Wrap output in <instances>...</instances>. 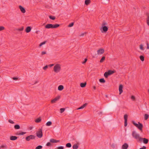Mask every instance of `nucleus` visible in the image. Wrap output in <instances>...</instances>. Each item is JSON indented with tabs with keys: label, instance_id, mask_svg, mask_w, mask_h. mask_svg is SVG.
Segmentation results:
<instances>
[{
	"label": "nucleus",
	"instance_id": "obj_1",
	"mask_svg": "<svg viewBox=\"0 0 149 149\" xmlns=\"http://www.w3.org/2000/svg\"><path fill=\"white\" fill-rule=\"evenodd\" d=\"M132 135L133 137L136 140L138 141H141V139H142V137H140L139 134L137 133L135 131L132 132Z\"/></svg>",
	"mask_w": 149,
	"mask_h": 149
},
{
	"label": "nucleus",
	"instance_id": "obj_2",
	"mask_svg": "<svg viewBox=\"0 0 149 149\" xmlns=\"http://www.w3.org/2000/svg\"><path fill=\"white\" fill-rule=\"evenodd\" d=\"M61 65L59 64L55 65L53 68L54 72L56 73L59 72L61 70Z\"/></svg>",
	"mask_w": 149,
	"mask_h": 149
},
{
	"label": "nucleus",
	"instance_id": "obj_3",
	"mask_svg": "<svg viewBox=\"0 0 149 149\" xmlns=\"http://www.w3.org/2000/svg\"><path fill=\"white\" fill-rule=\"evenodd\" d=\"M60 25L58 24H47L45 26V28L46 29L56 28L59 27Z\"/></svg>",
	"mask_w": 149,
	"mask_h": 149
},
{
	"label": "nucleus",
	"instance_id": "obj_4",
	"mask_svg": "<svg viewBox=\"0 0 149 149\" xmlns=\"http://www.w3.org/2000/svg\"><path fill=\"white\" fill-rule=\"evenodd\" d=\"M132 123L136 127L138 128L140 130L142 131L143 127V125L142 124L139 122H138V124L135 123L134 121H132Z\"/></svg>",
	"mask_w": 149,
	"mask_h": 149
},
{
	"label": "nucleus",
	"instance_id": "obj_5",
	"mask_svg": "<svg viewBox=\"0 0 149 149\" xmlns=\"http://www.w3.org/2000/svg\"><path fill=\"white\" fill-rule=\"evenodd\" d=\"M36 136L39 138H41L42 136V129H39L36 133Z\"/></svg>",
	"mask_w": 149,
	"mask_h": 149
},
{
	"label": "nucleus",
	"instance_id": "obj_6",
	"mask_svg": "<svg viewBox=\"0 0 149 149\" xmlns=\"http://www.w3.org/2000/svg\"><path fill=\"white\" fill-rule=\"evenodd\" d=\"M36 136L33 135H30L26 137V140L28 141H29L31 139H35Z\"/></svg>",
	"mask_w": 149,
	"mask_h": 149
},
{
	"label": "nucleus",
	"instance_id": "obj_7",
	"mask_svg": "<svg viewBox=\"0 0 149 149\" xmlns=\"http://www.w3.org/2000/svg\"><path fill=\"white\" fill-rule=\"evenodd\" d=\"M104 52V49L100 48L97 50V54L98 55H101L103 54Z\"/></svg>",
	"mask_w": 149,
	"mask_h": 149
},
{
	"label": "nucleus",
	"instance_id": "obj_8",
	"mask_svg": "<svg viewBox=\"0 0 149 149\" xmlns=\"http://www.w3.org/2000/svg\"><path fill=\"white\" fill-rule=\"evenodd\" d=\"M124 118L125 120V124L124 126L126 127L127 125V118L128 116L127 114H125L124 115Z\"/></svg>",
	"mask_w": 149,
	"mask_h": 149
},
{
	"label": "nucleus",
	"instance_id": "obj_9",
	"mask_svg": "<svg viewBox=\"0 0 149 149\" xmlns=\"http://www.w3.org/2000/svg\"><path fill=\"white\" fill-rule=\"evenodd\" d=\"M108 30V28L106 26H102V28L101 29V30L102 31V32H106Z\"/></svg>",
	"mask_w": 149,
	"mask_h": 149
},
{
	"label": "nucleus",
	"instance_id": "obj_10",
	"mask_svg": "<svg viewBox=\"0 0 149 149\" xmlns=\"http://www.w3.org/2000/svg\"><path fill=\"white\" fill-rule=\"evenodd\" d=\"M142 139L141 141H139V142H141L143 141V143L145 144H147L148 143L149 140L148 139H146L145 138H142Z\"/></svg>",
	"mask_w": 149,
	"mask_h": 149
},
{
	"label": "nucleus",
	"instance_id": "obj_11",
	"mask_svg": "<svg viewBox=\"0 0 149 149\" xmlns=\"http://www.w3.org/2000/svg\"><path fill=\"white\" fill-rule=\"evenodd\" d=\"M60 98V96H57V97H56L54 99H53L51 100V103H55L56 101L58 100Z\"/></svg>",
	"mask_w": 149,
	"mask_h": 149
},
{
	"label": "nucleus",
	"instance_id": "obj_12",
	"mask_svg": "<svg viewBox=\"0 0 149 149\" xmlns=\"http://www.w3.org/2000/svg\"><path fill=\"white\" fill-rule=\"evenodd\" d=\"M19 8L22 13H25L26 10L25 9L21 6H19Z\"/></svg>",
	"mask_w": 149,
	"mask_h": 149
},
{
	"label": "nucleus",
	"instance_id": "obj_13",
	"mask_svg": "<svg viewBox=\"0 0 149 149\" xmlns=\"http://www.w3.org/2000/svg\"><path fill=\"white\" fill-rule=\"evenodd\" d=\"M123 86L122 85H120L119 86V94L120 95L123 92Z\"/></svg>",
	"mask_w": 149,
	"mask_h": 149
},
{
	"label": "nucleus",
	"instance_id": "obj_14",
	"mask_svg": "<svg viewBox=\"0 0 149 149\" xmlns=\"http://www.w3.org/2000/svg\"><path fill=\"white\" fill-rule=\"evenodd\" d=\"M128 147V145L127 143H125L122 145V149H127Z\"/></svg>",
	"mask_w": 149,
	"mask_h": 149
},
{
	"label": "nucleus",
	"instance_id": "obj_15",
	"mask_svg": "<svg viewBox=\"0 0 149 149\" xmlns=\"http://www.w3.org/2000/svg\"><path fill=\"white\" fill-rule=\"evenodd\" d=\"M26 132H22L21 131L18 132L16 133V135H23L26 133Z\"/></svg>",
	"mask_w": 149,
	"mask_h": 149
},
{
	"label": "nucleus",
	"instance_id": "obj_16",
	"mask_svg": "<svg viewBox=\"0 0 149 149\" xmlns=\"http://www.w3.org/2000/svg\"><path fill=\"white\" fill-rule=\"evenodd\" d=\"M50 141L52 143H56L59 142V140H56L54 139H51Z\"/></svg>",
	"mask_w": 149,
	"mask_h": 149
},
{
	"label": "nucleus",
	"instance_id": "obj_17",
	"mask_svg": "<svg viewBox=\"0 0 149 149\" xmlns=\"http://www.w3.org/2000/svg\"><path fill=\"white\" fill-rule=\"evenodd\" d=\"M17 137L15 136H11L10 137V139L11 140L14 141L17 139Z\"/></svg>",
	"mask_w": 149,
	"mask_h": 149
},
{
	"label": "nucleus",
	"instance_id": "obj_18",
	"mask_svg": "<svg viewBox=\"0 0 149 149\" xmlns=\"http://www.w3.org/2000/svg\"><path fill=\"white\" fill-rule=\"evenodd\" d=\"M31 27L28 26L26 28L25 30V31L26 33H28L29 32L31 31Z\"/></svg>",
	"mask_w": 149,
	"mask_h": 149
},
{
	"label": "nucleus",
	"instance_id": "obj_19",
	"mask_svg": "<svg viewBox=\"0 0 149 149\" xmlns=\"http://www.w3.org/2000/svg\"><path fill=\"white\" fill-rule=\"evenodd\" d=\"M87 104V103H85L83 105L81 106L80 107L77 109V110L80 109H82L84 108L85 107Z\"/></svg>",
	"mask_w": 149,
	"mask_h": 149
},
{
	"label": "nucleus",
	"instance_id": "obj_20",
	"mask_svg": "<svg viewBox=\"0 0 149 149\" xmlns=\"http://www.w3.org/2000/svg\"><path fill=\"white\" fill-rule=\"evenodd\" d=\"M64 88V87L63 85H60L58 87V90L59 91H62V90Z\"/></svg>",
	"mask_w": 149,
	"mask_h": 149
},
{
	"label": "nucleus",
	"instance_id": "obj_21",
	"mask_svg": "<svg viewBox=\"0 0 149 149\" xmlns=\"http://www.w3.org/2000/svg\"><path fill=\"white\" fill-rule=\"evenodd\" d=\"M90 0H86L85 1V3L86 5H88L91 3Z\"/></svg>",
	"mask_w": 149,
	"mask_h": 149
},
{
	"label": "nucleus",
	"instance_id": "obj_22",
	"mask_svg": "<svg viewBox=\"0 0 149 149\" xmlns=\"http://www.w3.org/2000/svg\"><path fill=\"white\" fill-rule=\"evenodd\" d=\"M41 120V119L40 117L39 118L35 120V122L36 123H39Z\"/></svg>",
	"mask_w": 149,
	"mask_h": 149
},
{
	"label": "nucleus",
	"instance_id": "obj_23",
	"mask_svg": "<svg viewBox=\"0 0 149 149\" xmlns=\"http://www.w3.org/2000/svg\"><path fill=\"white\" fill-rule=\"evenodd\" d=\"M86 84V82L84 83H81L80 84V86L82 88H83L85 87Z\"/></svg>",
	"mask_w": 149,
	"mask_h": 149
},
{
	"label": "nucleus",
	"instance_id": "obj_24",
	"mask_svg": "<svg viewBox=\"0 0 149 149\" xmlns=\"http://www.w3.org/2000/svg\"><path fill=\"white\" fill-rule=\"evenodd\" d=\"M108 72L109 75L112 74L115 72V71H114L111 70H109L108 71Z\"/></svg>",
	"mask_w": 149,
	"mask_h": 149
},
{
	"label": "nucleus",
	"instance_id": "obj_25",
	"mask_svg": "<svg viewBox=\"0 0 149 149\" xmlns=\"http://www.w3.org/2000/svg\"><path fill=\"white\" fill-rule=\"evenodd\" d=\"M52 124V122L50 121H49L47 123L46 125L47 126H50Z\"/></svg>",
	"mask_w": 149,
	"mask_h": 149
},
{
	"label": "nucleus",
	"instance_id": "obj_26",
	"mask_svg": "<svg viewBox=\"0 0 149 149\" xmlns=\"http://www.w3.org/2000/svg\"><path fill=\"white\" fill-rule=\"evenodd\" d=\"M72 147L73 149H77L78 148V146L77 144H75L73 145Z\"/></svg>",
	"mask_w": 149,
	"mask_h": 149
},
{
	"label": "nucleus",
	"instance_id": "obj_27",
	"mask_svg": "<svg viewBox=\"0 0 149 149\" xmlns=\"http://www.w3.org/2000/svg\"><path fill=\"white\" fill-rule=\"evenodd\" d=\"M105 56H103L101 60H100V62L101 63H102L105 60Z\"/></svg>",
	"mask_w": 149,
	"mask_h": 149
},
{
	"label": "nucleus",
	"instance_id": "obj_28",
	"mask_svg": "<svg viewBox=\"0 0 149 149\" xmlns=\"http://www.w3.org/2000/svg\"><path fill=\"white\" fill-rule=\"evenodd\" d=\"M14 128L15 129H20V127L18 125H16L14 126Z\"/></svg>",
	"mask_w": 149,
	"mask_h": 149
},
{
	"label": "nucleus",
	"instance_id": "obj_29",
	"mask_svg": "<svg viewBox=\"0 0 149 149\" xmlns=\"http://www.w3.org/2000/svg\"><path fill=\"white\" fill-rule=\"evenodd\" d=\"M99 81L100 82L104 83L105 82V81L104 78H101L99 79Z\"/></svg>",
	"mask_w": 149,
	"mask_h": 149
},
{
	"label": "nucleus",
	"instance_id": "obj_30",
	"mask_svg": "<svg viewBox=\"0 0 149 149\" xmlns=\"http://www.w3.org/2000/svg\"><path fill=\"white\" fill-rule=\"evenodd\" d=\"M109 75L108 72H105L104 74V76L106 78H107Z\"/></svg>",
	"mask_w": 149,
	"mask_h": 149
},
{
	"label": "nucleus",
	"instance_id": "obj_31",
	"mask_svg": "<svg viewBox=\"0 0 149 149\" xmlns=\"http://www.w3.org/2000/svg\"><path fill=\"white\" fill-rule=\"evenodd\" d=\"M146 23L149 26V15H148L146 19Z\"/></svg>",
	"mask_w": 149,
	"mask_h": 149
},
{
	"label": "nucleus",
	"instance_id": "obj_32",
	"mask_svg": "<svg viewBox=\"0 0 149 149\" xmlns=\"http://www.w3.org/2000/svg\"><path fill=\"white\" fill-rule=\"evenodd\" d=\"M149 117V115L147 114H146L144 115V119L147 120Z\"/></svg>",
	"mask_w": 149,
	"mask_h": 149
},
{
	"label": "nucleus",
	"instance_id": "obj_33",
	"mask_svg": "<svg viewBox=\"0 0 149 149\" xmlns=\"http://www.w3.org/2000/svg\"><path fill=\"white\" fill-rule=\"evenodd\" d=\"M140 60L142 61H144V57L142 55H141L140 56Z\"/></svg>",
	"mask_w": 149,
	"mask_h": 149
},
{
	"label": "nucleus",
	"instance_id": "obj_34",
	"mask_svg": "<svg viewBox=\"0 0 149 149\" xmlns=\"http://www.w3.org/2000/svg\"><path fill=\"white\" fill-rule=\"evenodd\" d=\"M66 147L68 148H70L71 147V144L70 143H68L66 144Z\"/></svg>",
	"mask_w": 149,
	"mask_h": 149
},
{
	"label": "nucleus",
	"instance_id": "obj_35",
	"mask_svg": "<svg viewBox=\"0 0 149 149\" xmlns=\"http://www.w3.org/2000/svg\"><path fill=\"white\" fill-rule=\"evenodd\" d=\"M24 29V27L22 26L20 28H19L17 29V30L19 31H22Z\"/></svg>",
	"mask_w": 149,
	"mask_h": 149
},
{
	"label": "nucleus",
	"instance_id": "obj_36",
	"mask_svg": "<svg viewBox=\"0 0 149 149\" xmlns=\"http://www.w3.org/2000/svg\"><path fill=\"white\" fill-rule=\"evenodd\" d=\"M46 42V41H44V42L41 43L39 45V46L40 47L42 45L45 44Z\"/></svg>",
	"mask_w": 149,
	"mask_h": 149
},
{
	"label": "nucleus",
	"instance_id": "obj_37",
	"mask_svg": "<svg viewBox=\"0 0 149 149\" xmlns=\"http://www.w3.org/2000/svg\"><path fill=\"white\" fill-rule=\"evenodd\" d=\"M107 24L106 23V22L105 21H103L102 24V26H105V25H107Z\"/></svg>",
	"mask_w": 149,
	"mask_h": 149
},
{
	"label": "nucleus",
	"instance_id": "obj_38",
	"mask_svg": "<svg viewBox=\"0 0 149 149\" xmlns=\"http://www.w3.org/2000/svg\"><path fill=\"white\" fill-rule=\"evenodd\" d=\"M49 18L50 19L52 20H54L55 19V17L54 16H49Z\"/></svg>",
	"mask_w": 149,
	"mask_h": 149
},
{
	"label": "nucleus",
	"instance_id": "obj_39",
	"mask_svg": "<svg viewBox=\"0 0 149 149\" xmlns=\"http://www.w3.org/2000/svg\"><path fill=\"white\" fill-rule=\"evenodd\" d=\"M60 112L61 113H63L65 110V108H61L60 109Z\"/></svg>",
	"mask_w": 149,
	"mask_h": 149
},
{
	"label": "nucleus",
	"instance_id": "obj_40",
	"mask_svg": "<svg viewBox=\"0 0 149 149\" xmlns=\"http://www.w3.org/2000/svg\"><path fill=\"white\" fill-rule=\"evenodd\" d=\"M42 146L39 145L37 146L36 149H41L42 148Z\"/></svg>",
	"mask_w": 149,
	"mask_h": 149
},
{
	"label": "nucleus",
	"instance_id": "obj_41",
	"mask_svg": "<svg viewBox=\"0 0 149 149\" xmlns=\"http://www.w3.org/2000/svg\"><path fill=\"white\" fill-rule=\"evenodd\" d=\"M140 48L141 50H144L143 45L142 44H141L140 45Z\"/></svg>",
	"mask_w": 149,
	"mask_h": 149
},
{
	"label": "nucleus",
	"instance_id": "obj_42",
	"mask_svg": "<svg viewBox=\"0 0 149 149\" xmlns=\"http://www.w3.org/2000/svg\"><path fill=\"white\" fill-rule=\"evenodd\" d=\"M5 29V27L3 26H0V31Z\"/></svg>",
	"mask_w": 149,
	"mask_h": 149
},
{
	"label": "nucleus",
	"instance_id": "obj_43",
	"mask_svg": "<svg viewBox=\"0 0 149 149\" xmlns=\"http://www.w3.org/2000/svg\"><path fill=\"white\" fill-rule=\"evenodd\" d=\"M48 66L47 65H46L43 68V69L44 70H46L48 68Z\"/></svg>",
	"mask_w": 149,
	"mask_h": 149
},
{
	"label": "nucleus",
	"instance_id": "obj_44",
	"mask_svg": "<svg viewBox=\"0 0 149 149\" xmlns=\"http://www.w3.org/2000/svg\"><path fill=\"white\" fill-rule=\"evenodd\" d=\"M74 25V23L73 22L69 24V25L68 26L69 27H72Z\"/></svg>",
	"mask_w": 149,
	"mask_h": 149
},
{
	"label": "nucleus",
	"instance_id": "obj_45",
	"mask_svg": "<svg viewBox=\"0 0 149 149\" xmlns=\"http://www.w3.org/2000/svg\"><path fill=\"white\" fill-rule=\"evenodd\" d=\"M131 98L133 101H134L135 100V97L133 95H132Z\"/></svg>",
	"mask_w": 149,
	"mask_h": 149
},
{
	"label": "nucleus",
	"instance_id": "obj_46",
	"mask_svg": "<svg viewBox=\"0 0 149 149\" xmlns=\"http://www.w3.org/2000/svg\"><path fill=\"white\" fill-rule=\"evenodd\" d=\"M8 122L11 124L14 123V122L13 121V120H8Z\"/></svg>",
	"mask_w": 149,
	"mask_h": 149
},
{
	"label": "nucleus",
	"instance_id": "obj_47",
	"mask_svg": "<svg viewBox=\"0 0 149 149\" xmlns=\"http://www.w3.org/2000/svg\"><path fill=\"white\" fill-rule=\"evenodd\" d=\"M57 149H64V147L62 146H59L57 147Z\"/></svg>",
	"mask_w": 149,
	"mask_h": 149
},
{
	"label": "nucleus",
	"instance_id": "obj_48",
	"mask_svg": "<svg viewBox=\"0 0 149 149\" xmlns=\"http://www.w3.org/2000/svg\"><path fill=\"white\" fill-rule=\"evenodd\" d=\"M146 45H147V49H149V44L147 42L146 43Z\"/></svg>",
	"mask_w": 149,
	"mask_h": 149
},
{
	"label": "nucleus",
	"instance_id": "obj_49",
	"mask_svg": "<svg viewBox=\"0 0 149 149\" xmlns=\"http://www.w3.org/2000/svg\"><path fill=\"white\" fill-rule=\"evenodd\" d=\"M86 33V32H85L84 33H82L81 34L80 36H83Z\"/></svg>",
	"mask_w": 149,
	"mask_h": 149
},
{
	"label": "nucleus",
	"instance_id": "obj_50",
	"mask_svg": "<svg viewBox=\"0 0 149 149\" xmlns=\"http://www.w3.org/2000/svg\"><path fill=\"white\" fill-rule=\"evenodd\" d=\"M87 58H85L84 59V61L82 62L83 64H84L87 61Z\"/></svg>",
	"mask_w": 149,
	"mask_h": 149
},
{
	"label": "nucleus",
	"instance_id": "obj_51",
	"mask_svg": "<svg viewBox=\"0 0 149 149\" xmlns=\"http://www.w3.org/2000/svg\"><path fill=\"white\" fill-rule=\"evenodd\" d=\"M46 54V52L45 51H43L42 52H41V54L42 55H43L44 54Z\"/></svg>",
	"mask_w": 149,
	"mask_h": 149
},
{
	"label": "nucleus",
	"instance_id": "obj_52",
	"mask_svg": "<svg viewBox=\"0 0 149 149\" xmlns=\"http://www.w3.org/2000/svg\"><path fill=\"white\" fill-rule=\"evenodd\" d=\"M51 145V144L50 142H48L46 144V146H49Z\"/></svg>",
	"mask_w": 149,
	"mask_h": 149
},
{
	"label": "nucleus",
	"instance_id": "obj_53",
	"mask_svg": "<svg viewBox=\"0 0 149 149\" xmlns=\"http://www.w3.org/2000/svg\"><path fill=\"white\" fill-rule=\"evenodd\" d=\"M1 148H7V146H5V145H2L1 146Z\"/></svg>",
	"mask_w": 149,
	"mask_h": 149
},
{
	"label": "nucleus",
	"instance_id": "obj_54",
	"mask_svg": "<svg viewBox=\"0 0 149 149\" xmlns=\"http://www.w3.org/2000/svg\"><path fill=\"white\" fill-rule=\"evenodd\" d=\"M146 146H143L142 148H141L140 149H146Z\"/></svg>",
	"mask_w": 149,
	"mask_h": 149
},
{
	"label": "nucleus",
	"instance_id": "obj_55",
	"mask_svg": "<svg viewBox=\"0 0 149 149\" xmlns=\"http://www.w3.org/2000/svg\"><path fill=\"white\" fill-rule=\"evenodd\" d=\"M13 79L14 80H17L18 79V78L16 77H13Z\"/></svg>",
	"mask_w": 149,
	"mask_h": 149
},
{
	"label": "nucleus",
	"instance_id": "obj_56",
	"mask_svg": "<svg viewBox=\"0 0 149 149\" xmlns=\"http://www.w3.org/2000/svg\"><path fill=\"white\" fill-rule=\"evenodd\" d=\"M54 65V64H52L49 65V66L50 67H51L52 66H53Z\"/></svg>",
	"mask_w": 149,
	"mask_h": 149
},
{
	"label": "nucleus",
	"instance_id": "obj_57",
	"mask_svg": "<svg viewBox=\"0 0 149 149\" xmlns=\"http://www.w3.org/2000/svg\"><path fill=\"white\" fill-rule=\"evenodd\" d=\"M93 89H94V90H95L96 89V86H94L93 87Z\"/></svg>",
	"mask_w": 149,
	"mask_h": 149
},
{
	"label": "nucleus",
	"instance_id": "obj_58",
	"mask_svg": "<svg viewBox=\"0 0 149 149\" xmlns=\"http://www.w3.org/2000/svg\"><path fill=\"white\" fill-rule=\"evenodd\" d=\"M37 82H37V81H36V83H35V84L37 83Z\"/></svg>",
	"mask_w": 149,
	"mask_h": 149
}]
</instances>
